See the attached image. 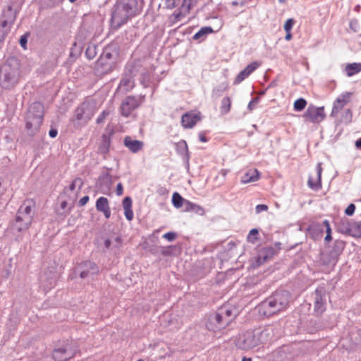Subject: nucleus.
<instances>
[{
	"label": "nucleus",
	"mask_w": 361,
	"mask_h": 361,
	"mask_svg": "<svg viewBox=\"0 0 361 361\" xmlns=\"http://www.w3.org/2000/svg\"><path fill=\"white\" fill-rule=\"evenodd\" d=\"M20 78V65L19 61L9 58L0 68V86L4 89H11L19 82Z\"/></svg>",
	"instance_id": "obj_1"
},
{
	"label": "nucleus",
	"mask_w": 361,
	"mask_h": 361,
	"mask_svg": "<svg viewBox=\"0 0 361 361\" xmlns=\"http://www.w3.org/2000/svg\"><path fill=\"white\" fill-rule=\"evenodd\" d=\"M289 300V293L286 290L276 292L259 306V312L265 316H270L285 310Z\"/></svg>",
	"instance_id": "obj_2"
},
{
	"label": "nucleus",
	"mask_w": 361,
	"mask_h": 361,
	"mask_svg": "<svg viewBox=\"0 0 361 361\" xmlns=\"http://www.w3.org/2000/svg\"><path fill=\"white\" fill-rule=\"evenodd\" d=\"M271 329L247 331L239 335L236 340V345L242 349L247 350L269 340Z\"/></svg>",
	"instance_id": "obj_3"
},
{
	"label": "nucleus",
	"mask_w": 361,
	"mask_h": 361,
	"mask_svg": "<svg viewBox=\"0 0 361 361\" xmlns=\"http://www.w3.org/2000/svg\"><path fill=\"white\" fill-rule=\"evenodd\" d=\"M136 0H120L111 16V24L118 27L136 14Z\"/></svg>",
	"instance_id": "obj_4"
},
{
	"label": "nucleus",
	"mask_w": 361,
	"mask_h": 361,
	"mask_svg": "<svg viewBox=\"0 0 361 361\" xmlns=\"http://www.w3.org/2000/svg\"><path fill=\"white\" fill-rule=\"evenodd\" d=\"M44 115V106L39 102L32 104L25 116V128L27 134L35 135L39 130L42 123Z\"/></svg>",
	"instance_id": "obj_5"
},
{
	"label": "nucleus",
	"mask_w": 361,
	"mask_h": 361,
	"mask_svg": "<svg viewBox=\"0 0 361 361\" xmlns=\"http://www.w3.org/2000/svg\"><path fill=\"white\" fill-rule=\"evenodd\" d=\"M33 212L31 202L23 203L18 212L14 228L18 231H25L29 228L32 221Z\"/></svg>",
	"instance_id": "obj_6"
},
{
	"label": "nucleus",
	"mask_w": 361,
	"mask_h": 361,
	"mask_svg": "<svg viewBox=\"0 0 361 361\" xmlns=\"http://www.w3.org/2000/svg\"><path fill=\"white\" fill-rule=\"evenodd\" d=\"M96 109L94 101H87L82 103L75 111V118L73 120L75 123L74 125L79 127L86 124L94 116Z\"/></svg>",
	"instance_id": "obj_7"
},
{
	"label": "nucleus",
	"mask_w": 361,
	"mask_h": 361,
	"mask_svg": "<svg viewBox=\"0 0 361 361\" xmlns=\"http://www.w3.org/2000/svg\"><path fill=\"white\" fill-rule=\"evenodd\" d=\"M76 353L75 345L71 342H66L62 346L56 348L53 352V357L55 360L60 359L61 361H68L73 358Z\"/></svg>",
	"instance_id": "obj_8"
},
{
	"label": "nucleus",
	"mask_w": 361,
	"mask_h": 361,
	"mask_svg": "<svg viewBox=\"0 0 361 361\" xmlns=\"http://www.w3.org/2000/svg\"><path fill=\"white\" fill-rule=\"evenodd\" d=\"M224 314L216 313L211 315L207 323V328L212 331L216 332L225 329L230 323V319H223Z\"/></svg>",
	"instance_id": "obj_9"
},
{
	"label": "nucleus",
	"mask_w": 361,
	"mask_h": 361,
	"mask_svg": "<svg viewBox=\"0 0 361 361\" xmlns=\"http://www.w3.org/2000/svg\"><path fill=\"white\" fill-rule=\"evenodd\" d=\"M338 229L343 233L349 234L353 237H361V221L348 222L343 221Z\"/></svg>",
	"instance_id": "obj_10"
},
{
	"label": "nucleus",
	"mask_w": 361,
	"mask_h": 361,
	"mask_svg": "<svg viewBox=\"0 0 361 361\" xmlns=\"http://www.w3.org/2000/svg\"><path fill=\"white\" fill-rule=\"evenodd\" d=\"M304 117L312 123H319L325 118L324 107L310 105L306 110Z\"/></svg>",
	"instance_id": "obj_11"
},
{
	"label": "nucleus",
	"mask_w": 361,
	"mask_h": 361,
	"mask_svg": "<svg viewBox=\"0 0 361 361\" xmlns=\"http://www.w3.org/2000/svg\"><path fill=\"white\" fill-rule=\"evenodd\" d=\"M112 54L105 50L99 60L97 61L96 68L102 73H108L111 71L114 62L111 61Z\"/></svg>",
	"instance_id": "obj_12"
},
{
	"label": "nucleus",
	"mask_w": 361,
	"mask_h": 361,
	"mask_svg": "<svg viewBox=\"0 0 361 361\" xmlns=\"http://www.w3.org/2000/svg\"><path fill=\"white\" fill-rule=\"evenodd\" d=\"M353 93L350 92H344L339 94L334 102L333 109L331 115H336L345 105L351 100Z\"/></svg>",
	"instance_id": "obj_13"
},
{
	"label": "nucleus",
	"mask_w": 361,
	"mask_h": 361,
	"mask_svg": "<svg viewBox=\"0 0 361 361\" xmlns=\"http://www.w3.org/2000/svg\"><path fill=\"white\" fill-rule=\"evenodd\" d=\"M139 106L138 100L134 97H128L123 99L121 105V114L128 116Z\"/></svg>",
	"instance_id": "obj_14"
},
{
	"label": "nucleus",
	"mask_w": 361,
	"mask_h": 361,
	"mask_svg": "<svg viewBox=\"0 0 361 361\" xmlns=\"http://www.w3.org/2000/svg\"><path fill=\"white\" fill-rule=\"evenodd\" d=\"M322 172V163H318L314 173L310 174L308 179V185L313 190H317L321 188V176Z\"/></svg>",
	"instance_id": "obj_15"
},
{
	"label": "nucleus",
	"mask_w": 361,
	"mask_h": 361,
	"mask_svg": "<svg viewBox=\"0 0 361 361\" xmlns=\"http://www.w3.org/2000/svg\"><path fill=\"white\" fill-rule=\"evenodd\" d=\"M296 353V348L294 346L284 345L275 351L274 355L275 358L280 360H290Z\"/></svg>",
	"instance_id": "obj_16"
},
{
	"label": "nucleus",
	"mask_w": 361,
	"mask_h": 361,
	"mask_svg": "<svg viewBox=\"0 0 361 361\" xmlns=\"http://www.w3.org/2000/svg\"><path fill=\"white\" fill-rule=\"evenodd\" d=\"M326 298L323 288H317L315 290L314 311L320 314L325 310Z\"/></svg>",
	"instance_id": "obj_17"
},
{
	"label": "nucleus",
	"mask_w": 361,
	"mask_h": 361,
	"mask_svg": "<svg viewBox=\"0 0 361 361\" xmlns=\"http://www.w3.org/2000/svg\"><path fill=\"white\" fill-rule=\"evenodd\" d=\"M200 120V114L189 112L182 116V126L185 128H192Z\"/></svg>",
	"instance_id": "obj_18"
},
{
	"label": "nucleus",
	"mask_w": 361,
	"mask_h": 361,
	"mask_svg": "<svg viewBox=\"0 0 361 361\" xmlns=\"http://www.w3.org/2000/svg\"><path fill=\"white\" fill-rule=\"evenodd\" d=\"M99 271L98 267L95 263L91 262H86L82 264L80 276L85 279L90 275L96 274Z\"/></svg>",
	"instance_id": "obj_19"
},
{
	"label": "nucleus",
	"mask_w": 361,
	"mask_h": 361,
	"mask_svg": "<svg viewBox=\"0 0 361 361\" xmlns=\"http://www.w3.org/2000/svg\"><path fill=\"white\" fill-rule=\"evenodd\" d=\"M124 145L133 153H136L143 147V142L140 140H133L127 136L124 139Z\"/></svg>",
	"instance_id": "obj_20"
},
{
	"label": "nucleus",
	"mask_w": 361,
	"mask_h": 361,
	"mask_svg": "<svg viewBox=\"0 0 361 361\" xmlns=\"http://www.w3.org/2000/svg\"><path fill=\"white\" fill-rule=\"evenodd\" d=\"M96 208L97 211L102 212L106 219L110 217L111 210L107 198L100 197L96 202Z\"/></svg>",
	"instance_id": "obj_21"
},
{
	"label": "nucleus",
	"mask_w": 361,
	"mask_h": 361,
	"mask_svg": "<svg viewBox=\"0 0 361 361\" xmlns=\"http://www.w3.org/2000/svg\"><path fill=\"white\" fill-rule=\"evenodd\" d=\"M259 179V172L256 169H250L241 177V183L243 184L253 183Z\"/></svg>",
	"instance_id": "obj_22"
},
{
	"label": "nucleus",
	"mask_w": 361,
	"mask_h": 361,
	"mask_svg": "<svg viewBox=\"0 0 361 361\" xmlns=\"http://www.w3.org/2000/svg\"><path fill=\"white\" fill-rule=\"evenodd\" d=\"M189 1L190 0H183V3L181 6L180 11L178 13H175L173 14V17L174 18V22H178L180 20L189 13L190 9V4Z\"/></svg>",
	"instance_id": "obj_23"
},
{
	"label": "nucleus",
	"mask_w": 361,
	"mask_h": 361,
	"mask_svg": "<svg viewBox=\"0 0 361 361\" xmlns=\"http://www.w3.org/2000/svg\"><path fill=\"white\" fill-rule=\"evenodd\" d=\"M344 71L348 77H351L361 71V63H348Z\"/></svg>",
	"instance_id": "obj_24"
},
{
	"label": "nucleus",
	"mask_w": 361,
	"mask_h": 361,
	"mask_svg": "<svg viewBox=\"0 0 361 361\" xmlns=\"http://www.w3.org/2000/svg\"><path fill=\"white\" fill-rule=\"evenodd\" d=\"M134 87V81L130 76H126L121 80L119 88L125 92H128Z\"/></svg>",
	"instance_id": "obj_25"
},
{
	"label": "nucleus",
	"mask_w": 361,
	"mask_h": 361,
	"mask_svg": "<svg viewBox=\"0 0 361 361\" xmlns=\"http://www.w3.org/2000/svg\"><path fill=\"white\" fill-rule=\"evenodd\" d=\"M185 210L186 212H194L200 215L204 214V209L200 205L195 204L188 200L185 201Z\"/></svg>",
	"instance_id": "obj_26"
},
{
	"label": "nucleus",
	"mask_w": 361,
	"mask_h": 361,
	"mask_svg": "<svg viewBox=\"0 0 361 361\" xmlns=\"http://www.w3.org/2000/svg\"><path fill=\"white\" fill-rule=\"evenodd\" d=\"M274 253L272 248L262 249L258 254V261L259 264L264 262L267 258L271 257Z\"/></svg>",
	"instance_id": "obj_27"
},
{
	"label": "nucleus",
	"mask_w": 361,
	"mask_h": 361,
	"mask_svg": "<svg viewBox=\"0 0 361 361\" xmlns=\"http://www.w3.org/2000/svg\"><path fill=\"white\" fill-rule=\"evenodd\" d=\"M186 200L183 199L178 192H174L172 195V203L173 205L178 209L182 206L185 207Z\"/></svg>",
	"instance_id": "obj_28"
},
{
	"label": "nucleus",
	"mask_w": 361,
	"mask_h": 361,
	"mask_svg": "<svg viewBox=\"0 0 361 361\" xmlns=\"http://www.w3.org/2000/svg\"><path fill=\"white\" fill-rule=\"evenodd\" d=\"M13 20L14 18L10 20H4L1 22L0 25V35H1V37H4V36L8 32Z\"/></svg>",
	"instance_id": "obj_29"
},
{
	"label": "nucleus",
	"mask_w": 361,
	"mask_h": 361,
	"mask_svg": "<svg viewBox=\"0 0 361 361\" xmlns=\"http://www.w3.org/2000/svg\"><path fill=\"white\" fill-rule=\"evenodd\" d=\"M83 185V181L80 178H75L71 184L69 185L68 189L71 191L79 192Z\"/></svg>",
	"instance_id": "obj_30"
},
{
	"label": "nucleus",
	"mask_w": 361,
	"mask_h": 361,
	"mask_svg": "<svg viewBox=\"0 0 361 361\" xmlns=\"http://www.w3.org/2000/svg\"><path fill=\"white\" fill-rule=\"evenodd\" d=\"M212 28L210 27H204L201 28L197 33L193 36L195 39H200L204 37L207 35L212 32Z\"/></svg>",
	"instance_id": "obj_31"
},
{
	"label": "nucleus",
	"mask_w": 361,
	"mask_h": 361,
	"mask_svg": "<svg viewBox=\"0 0 361 361\" xmlns=\"http://www.w3.org/2000/svg\"><path fill=\"white\" fill-rule=\"evenodd\" d=\"M231 106V101L229 97H224L221 101V112L222 114H227L230 109Z\"/></svg>",
	"instance_id": "obj_32"
},
{
	"label": "nucleus",
	"mask_w": 361,
	"mask_h": 361,
	"mask_svg": "<svg viewBox=\"0 0 361 361\" xmlns=\"http://www.w3.org/2000/svg\"><path fill=\"white\" fill-rule=\"evenodd\" d=\"M307 105V102L305 99L302 98L298 99L295 101L293 104V107L295 111H302Z\"/></svg>",
	"instance_id": "obj_33"
},
{
	"label": "nucleus",
	"mask_w": 361,
	"mask_h": 361,
	"mask_svg": "<svg viewBox=\"0 0 361 361\" xmlns=\"http://www.w3.org/2000/svg\"><path fill=\"white\" fill-rule=\"evenodd\" d=\"M261 63L258 61H254L249 64L245 69V72L250 75L252 72H254L259 66Z\"/></svg>",
	"instance_id": "obj_34"
},
{
	"label": "nucleus",
	"mask_w": 361,
	"mask_h": 361,
	"mask_svg": "<svg viewBox=\"0 0 361 361\" xmlns=\"http://www.w3.org/2000/svg\"><path fill=\"white\" fill-rule=\"evenodd\" d=\"M323 224H324V225L326 227V235L325 236L324 240H325L326 242H329L332 239V238H331V228L329 222L328 220H324Z\"/></svg>",
	"instance_id": "obj_35"
},
{
	"label": "nucleus",
	"mask_w": 361,
	"mask_h": 361,
	"mask_svg": "<svg viewBox=\"0 0 361 361\" xmlns=\"http://www.w3.org/2000/svg\"><path fill=\"white\" fill-rule=\"evenodd\" d=\"M257 235H258V230L256 228H253L250 231V233L247 237V240L249 242L254 243L255 240H257Z\"/></svg>",
	"instance_id": "obj_36"
},
{
	"label": "nucleus",
	"mask_w": 361,
	"mask_h": 361,
	"mask_svg": "<svg viewBox=\"0 0 361 361\" xmlns=\"http://www.w3.org/2000/svg\"><path fill=\"white\" fill-rule=\"evenodd\" d=\"M248 74H247L244 70H243L242 71H240L239 73V74L236 76L235 80H234V84H239L243 80H244L245 78H247L248 77Z\"/></svg>",
	"instance_id": "obj_37"
},
{
	"label": "nucleus",
	"mask_w": 361,
	"mask_h": 361,
	"mask_svg": "<svg viewBox=\"0 0 361 361\" xmlns=\"http://www.w3.org/2000/svg\"><path fill=\"white\" fill-rule=\"evenodd\" d=\"M103 145L99 147V150L102 153H106L109 150V140H108V137L106 135L103 136Z\"/></svg>",
	"instance_id": "obj_38"
},
{
	"label": "nucleus",
	"mask_w": 361,
	"mask_h": 361,
	"mask_svg": "<svg viewBox=\"0 0 361 361\" xmlns=\"http://www.w3.org/2000/svg\"><path fill=\"white\" fill-rule=\"evenodd\" d=\"M164 2L168 8L172 9L178 5L179 0H164Z\"/></svg>",
	"instance_id": "obj_39"
},
{
	"label": "nucleus",
	"mask_w": 361,
	"mask_h": 361,
	"mask_svg": "<svg viewBox=\"0 0 361 361\" xmlns=\"http://www.w3.org/2000/svg\"><path fill=\"white\" fill-rule=\"evenodd\" d=\"M294 25L293 19H288L284 24V30L286 32H290Z\"/></svg>",
	"instance_id": "obj_40"
},
{
	"label": "nucleus",
	"mask_w": 361,
	"mask_h": 361,
	"mask_svg": "<svg viewBox=\"0 0 361 361\" xmlns=\"http://www.w3.org/2000/svg\"><path fill=\"white\" fill-rule=\"evenodd\" d=\"M178 149L182 153L188 154V146L185 141H181L178 143Z\"/></svg>",
	"instance_id": "obj_41"
},
{
	"label": "nucleus",
	"mask_w": 361,
	"mask_h": 361,
	"mask_svg": "<svg viewBox=\"0 0 361 361\" xmlns=\"http://www.w3.org/2000/svg\"><path fill=\"white\" fill-rule=\"evenodd\" d=\"M123 209L132 208V200L130 197H126L123 200Z\"/></svg>",
	"instance_id": "obj_42"
},
{
	"label": "nucleus",
	"mask_w": 361,
	"mask_h": 361,
	"mask_svg": "<svg viewBox=\"0 0 361 361\" xmlns=\"http://www.w3.org/2000/svg\"><path fill=\"white\" fill-rule=\"evenodd\" d=\"M218 314H224V320L228 319H230V322L232 320V311L231 310H221Z\"/></svg>",
	"instance_id": "obj_43"
},
{
	"label": "nucleus",
	"mask_w": 361,
	"mask_h": 361,
	"mask_svg": "<svg viewBox=\"0 0 361 361\" xmlns=\"http://www.w3.org/2000/svg\"><path fill=\"white\" fill-rule=\"evenodd\" d=\"M176 237V234L173 232H169V233H165L163 235L164 238H165L166 240H167L168 241H170V242L174 240Z\"/></svg>",
	"instance_id": "obj_44"
},
{
	"label": "nucleus",
	"mask_w": 361,
	"mask_h": 361,
	"mask_svg": "<svg viewBox=\"0 0 361 361\" xmlns=\"http://www.w3.org/2000/svg\"><path fill=\"white\" fill-rule=\"evenodd\" d=\"M355 210V206L353 204H350L345 210V214L348 216H351L353 214Z\"/></svg>",
	"instance_id": "obj_45"
},
{
	"label": "nucleus",
	"mask_w": 361,
	"mask_h": 361,
	"mask_svg": "<svg viewBox=\"0 0 361 361\" xmlns=\"http://www.w3.org/2000/svg\"><path fill=\"white\" fill-rule=\"evenodd\" d=\"M124 214H125L126 218L128 221H131L133 219L134 215H133V212L132 210V208L124 209Z\"/></svg>",
	"instance_id": "obj_46"
},
{
	"label": "nucleus",
	"mask_w": 361,
	"mask_h": 361,
	"mask_svg": "<svg viewBox=\"0 0 361 361\" xmlns=\"http://www.w3.org/2000/svg\"><path fill=\"white\" fill-rule=\"evenodd\" d=\"M343 118V121L344 122H345V123L350 122L351 118H352V113H351V111L349 109H347L345 111V114H344Z\"/></svg>",
	"instance_id": "obj_47"
},
{
	"label": "nucleus",
	"mask_w": 361,
	"mask_h": 361,
	"mask_svg": "<svg viewBox=\"0 0 361 361\" xmlns=\"http://www.w3.org/2000/svg\"><path fill=\"white\" fill-rule=\"evenodd\" d=\"M108 115H109V112H108V111H103V112H102V113L99 116V117L97 118V123H99H99H102V122L105 120V118H106V116H108Z\"/></svg>",
	"instance_id": "obj_48"
},
{
	"label": "nucleus",
	"mask_w": 361,
	"mask_h": 361,
	"mask_svg": "<svg viewBox=\"0 0 361 361\" xmlns=\"http://www.w3.org/2000/svg\"><path fill=\"white\" fill-rule=\"evenodd\" d=\"M258 103V99L257 98H255L253 99L252 101L250 102V103L248 104V106H247V108L250 111H252L255 109V106Z\"/></svg>",
	"instance_id": "obj_49"
},
{
	"label": "nucleus",
	"mask_w": 361,
	"mask_h": 361,
	"mask_svg": "<svg viewBox=\"0 0 361 361\" xmlns=\"http://www.w3.org/2000/svg\"><path fill=\"white\" fill-rule=\"evenodd\" d=\"M255 209L256 212L259 214L262 212L267 211L268 209V207L266 204H258L257 205Z\"/></svg>",
	"instance_id": "obj_50"
},
{
	"label": "nucleus",
	"mask_w": 361,
	"mask_h": 361,
	"mask_svg": "<svg viewBox=\"0 0 361 361\" xmlns=\"http://www.w3.org/2000/svg\"><path fill=\"white\" fill-rule=\"evenodd\" d=\"M89 201V197L87 195L86 196H84L83 197H82L79 202H78V204L80 206V207H83L85 206Z\"/></svg>",
	"instance_id": "obj_51"
},
{
	"label": "nucleus",
	"mask_w": 361,
	"mask_h": 361,
	"mask_svg": "<svg viewBox=\"0 0 361 361\" xmlns=\"http://www.w3.org/2000/svg\"><path fill=\"white\" fill-rule=\"evenodd\" d=\"M116 194L118 196H121L123 194V185H122V184L121 183L117 184L116 190Z\"/></svg>",
	"instance_id": "obj_52"
},
{
	"label": "nucleus",
	"mask_w": 361,
	"mask_h": 361,
	"mask_svg": "<svg viewBox=\"0 0 361 361\" xmlns=\"http://www.w3.org/2000/svg\"><path fill=\"white\" fill-rule=\"evenodd\" d=\"M357 25V22L356 20L351 21L350 23V28L353 30L355 32H357L356 26Z\"/></svg>",
	"instance_id": "obj_53"
},
{
	"label": "nucleus",
	"mask_w": 361,
	"mask_h": 361,
	"mask_svg": "<svg viewBox=\"0 0 361 361\" xmlns=\"http://www.w3.org/2000/svg\"><path fill=\"white\" fill-rule=\"evenodd\" d=\"M57 130L56 129H51L49 132V135L51 137H55L57 135Z\"/></svg>",
	"instance_id": "obj_54"
},
{
	"label": "nucleus",
	"mask_w": 361,
	"mask_h": 361,
	"mask_svg": "<svg viewBox=\"0 0 361 361\" xmlns=\"http://www.w3.org/2000/svg\"><path fill=\"white\" fill-rule=\"evenodd\" d=\"M26 43L27 39L24 37H22L20 39V44L22 46V47L25 48Z\"/></svg>",
	"instance_id": "obj_55"
},
{
	"label": "nucleus",
	"mask_w": 361,
	"mask_h": 361,
	"mask_svg": "<svg viewBox=\"0 0 361 361\" xmlns=\"http://www.w3.org/2000/svg\"><path fill=\"white\" fill-rule=\"evenodd\" d=\"M312 231H313V228H310V232H311V235H312V238L314 239H317L319 237V238L322 237V230L321 229H319V233L317 235H313Z\"/></svg>",
	"instance_id": "obj_56"
},
{
	"label": "nucleus",
	"mask_w": 361,
	"mask_h": 361,
	"mask_svg": "<svg viewBox=\"0 0 361 361\" xmlns=\"http://www.w3.org/2000/svg\"><path fill=\"white\" fill-rule=\"evenodd\" d=\"M111 242L109 239H106L104 241V246L106 248H109L111 246Z\"/></svg>",
	"instance_id": "obj_57"
},
{
	"label": "nucleus",
	"mask_w": 361,
	"mask_h": 361,
	"mask_svg": "<svg viewBox=\"0 0 361 361\" xmlns=\"http://www.w3.org/2000/svg\"><path fill=\"white\" fill-rule=\"evenodd\" d=\"M286 32V35L285 37V39L287 40V41H289L292 39V34L290 32Z\"/></svg>",
	"instance_id": "obj_58"
},
{
	"label": "nucleus",
	"mask_w": 361,
	"mask_h": 361,
	"mask_svg": "<svg viewBox=\"0 0 361 361\" xmlns=\"http://www.w3.org/2000/svg\"><path fill=\"white\" fill-rule=\"evenodd\" d=\"M199 137H200V140L201 142H207V138H206L203 135L200 134V135H199Z\"/></svg>",
	"instance_id": "obj_59"
},
{
	"label": "nucleus",
	"mask_w": 361,
	"mask_h": 361,
	"mask_svg": "<svg viewBox=\"0 0 361 361\" xmlns=\"http://www.w3.org/2000/svg\"><path fill=\"white\" fill-rule=\"evenodd\" d=\"M355 146L357 147V148H361V138L357 140L356 142H355Z\"/></svg>",
	"instance_id": "obj_60"
},
{
	"label": "nucleus",
	"mask_w": 361,
	"mask_h": 361,
	"mask_svg": "<svg viewBox=\"0 0 361 361\" xmlns=\"http://www.w3.org/2000/svg\"><path fill=\"white\" fill-rule=\"evenodd\" d=\"M67 205V202L66 201H63L61 204V208L64 209Z\"/></svg>",
	"instance_id": "obj_61"
},
{
	"label": "nucleus",
	"mask_w": 361,
	"mask_h": 361,
	"mask_svg": "<svg viewBox=\"0 0 361 361\" xmlns=\"http://www.w3.org/2000/svg\"><path fill=\"white\" fill-rule=\"evenodd\" d=\"M241 361H252V359L251 358H247L245 357H243L242 358V360Z\"/></svg>",
	"instance_id": "obj_62"
},
{
	"label": "nucleus",
	"mask_w": 361,
	"mask_h": 361,
	"mask_svg": "<svg viewBox=\"0 0 361 361\" xmlns=\"http://www.w3.org/2000/svg\"><path fill=\"white\" fill-rule=\"evenodd\" d=\"M115 240H116L118 243H121V239H120V238H119V237H116V238H115Z\"/></svg>",
	"instance_id": "obj_63"
},
{
	"label": "nucleus",
	"mask_w": 361,
	"mask_h": 361,
	"mask_svg": "<svg viewBox=\"0 0 361 361\" xmlns=\"http://www.w3.org/2000/svg\"><path fill=\"white\" fill-rule=\"evenodd\" d=\"M89 51H90V48H88V49H87V51H86V54H88Z\"/></svg>",
	"instance_id": "obj_64"
}]
</instances>
